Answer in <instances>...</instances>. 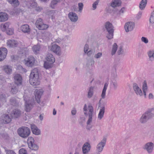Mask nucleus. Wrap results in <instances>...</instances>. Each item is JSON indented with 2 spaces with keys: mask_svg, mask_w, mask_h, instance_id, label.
<instances>
[{
  "mask_svg": "<svg viewBox=\"0 0 154 154\" xmlns=\"http://www.w3.org/2000/svg\"><path fill=\"white\" fill-rule=\"evenodd\" d=\"M19 154H27L26 151L24 149H21L19 151Z\"/></svg>",
  "mask_w": 154,
  "mask_h": 154,
  "instance_id": "nucleus-51",
  "label": "nucleus"
},
{
  "mask_svg": "<svg viewBox=\"0 0 154 154\" xmlns=\"http://www.w3.org/2000/svg\"><path fill=\"white\" fill-rule=\"evenodd\" d=\"M106 138L104 137L101 141L99 142L96 147V150L100 154L103 150L106 143Z\"/></svg>",
  "mask_w": 154,
  "mask_h": 154,
  "instance_id": "nucleus-9",
  "label": "nucleus"
},
{
  "mask_svg": "<svg viewBox=\"0 0 154 154\" xmlns=\"http://www.w3.org/2000/svg\"><path fill=\"white\" fill-rule=\"evenodd\" d=\"M76 112V111L75 109H74L72 110L71 113L72 115H75Z\"/></svg>",
  "mask_w": 154,
  "mask_h": 154,
  "instance_id": "nucleus-63",
  "label": "nucleus"
},
{
  "mask_svg": "<svg viewBox=\"0 0 154 154\" xmlns=\"http://www.w3.org/2000/svg\"><path fill=\"white\" fill-rule=\"evenodd\" d=\"M1 122L2 123L7 124L11 121V119L8 114H4L1 117Z\"/></svg>",
  "mask_w": 154,
  "mask_h": 154,
  "instance_id": "nucleus-12",
  "label": "nucleus"
},
{
  "mask_svg": "<svg viewBox=\"0 0 154 154\" xmlns=\"http://www.w3.org/2000/svg\"><path fill=\"white\" fill-rule=\"evenodd\" d=\"M48 27V26L47 25L44 24L43 23L37 28L40 30H44L47 29Z\"/></svg>",
  "mask_w": 154,
  "mask_h": 154,
  "instance_id": "nucleus-40",
  "label": "nucleus"
},
{
  "mask_svg": "<svg viewBox=\"0 0 154 154\" xmlns=\"http://www.w3.org/2000/svg\"><path fill=\"white\" fill-rule=\"evenodd\" d=\"M46 59V61L44 63V67L46 69L51 68L55 61L54 57L52 54L49 53L47 54Z\"/></svg>",
  "mask_w": 154,
  "mask_h": 154,
  "instance_id": "nucleus-4",
  "label": "nucleus"
},
{
  "mask_svg": "<svg viewBox=\"0 0 154 154\" xmlns=\"http://www.w3.org/2000/svg\"><path fill=\"white\" fill-rule=\"evenodd\" d=\"M10 23L9 22H6L4 24H2L0 25V27L3 31L6 30L9 27Z\"/></svg>",
  "mask_w": 154,
  "mask_h": 154,
  "instance_id": "nucleus-30",
  "label": "nucleus"
},
{
  "mask_svg": "<svg viewBox=\"0 0 154 154\" xmlns=\"http://www.w3.org/2000/svg\"><path fill=\"white\" fill-rule=\"evenodd\" d=\"M118 49V45L116 43H114L112 45L111 51V55H114Z\"/></svg>",
  "mask_w": 154,
  "mask_h": 154,
  "instance_id": "nucleus-37",
  "label": "nucleus"
},
{
  "mask_svg": "<svg viewBox=\"0 0 154 154\" xmlns=\"http://www.w3.org/2000/svg\"><path fill=\"white\" fill-rule=\"evenodd\" d=\"M93 53V51L92 50H90L88 51H87L86 53L88 56H90Z\"/></svg>",
  "mask_w": 154,
  "mask_h": 154,
  "instance_id": "nucleus-62",
  "label": "nucleus"
},
{
  "mask_svg": "<svg viewBox=\"0 0 154 154\" xmlns=\"http://www.w3.org/2000/svg\"><path fill=\"white\" fill-rule=\"evenodd\" d=\"M14 78L15 83L18 85L21 84L22 82V78L19 74H16L14 76Z\"/></svg>",
  "mask_w": 154,
  "mask_h": 154,
  "instance_id": "nucleus-23",
  "label": "nucleus"
},
{
  "mask_svg": "<svg viewBox=\"0 0 154 154\" xmlns=\"http://www.w3.org/2000/svg\"><path fill=\"white\" fill-rule=\"evenodd\" d=\"M43 93V91L41 89H36L35 91V98L37 103H39L40 102V99Z\"/></svg>",
  "mask_w": 154,
  "mask_h": 154,
  "instance_id": "nucleus-16",
  "label": "nucleus"
},
{
  "mask_svg": "<svg viewBox=\"0 0 154 154\" xmlns=\"http://www.w3.org/2000/svg\"><path fill=\"white\" fill-rule=\"evenodd\" d=\"M68 17L71 21L72 22H76L78 19V17L76 14L72 12H70L69 13Z\"/></svg>",
  "mask_w": 154,
  "mask_h": 154,
  "instance_id": "nucleus-18",
  "label": "nucleus"
},
{
  "mask_svg": "<svg viewBox=\"0 0 154 154\" xmlns=\"http://www.w3.org/2000/svg\"><path fill=\"white\" fill-rule=\"evenodd\" d=\"M60 2V0H53L51 3V6L52 8H54L55 5H56L58 2Z\"/></svg>",
  "mask_w": 154,
  "mask_h": 154,
  "instance_id": "nucleus-42",
  "label": "nucleus"
},
{
  "mask_svg": "<svg viewBox=\"0 0 154 154\" xmlns=\"http://www.w3.org/2000/svg\"><path fill=\"white\" fill-rule=\"evenodd\" d=\"M31 128L33 133L36 135H39L40 134V130L34 124L31 125Z\"/></svg>",
  "mask_w": 154,
  "mask_h": 154,
  "instance_id": "nucleus-24",
  "label": "nucleus"
},
{
  "mask_svg": "<svg viewBox=\"0 0 154 154\" xmlns=\"http://www.w3.org/2000/svg\"><path fill=\"white\" fill-rule=\"evenodd\" d=\"M21 12V10L20 9H16L14 10V13L16 14H17Z\"/></svg>",
  "mask_w": 154,
  "mask_h": 154,
  "instance_id": "nucleus-61",
  "label": "nucleus"
},
{
  "mask_svg": "<svg viewBox=\"0 0 154 154\" xmlns=\"http://www.w3.org/2000/svg\"><path fill=\"white\" fill-rule=\"evenodd\" d=\"M100 2V0H97L94 2L92 4L93 10H94L97 8V6L98 5Z\"/></svg>",
  "mask_w": 154,
  "mask_h": 154,
  "instance_id": "nucleus-45",
  "label": "nucleus"
},
{
  "mask_svg": "<svg viewBox=\"0 0 154 154\" xmlns=\"http://www.w3.org/2000/svg\"><path fill=\"white\" fill-rule=\"evenodd\" d=\"M104 31L107 32L106 37L109 39H111L113 38L114 32V26L112 24L109 22H106L104 25Z\"/></svg>",
  "mask_w": 154,
  "mask_h": 154,
  "instance_id": "nucleus-2",
  "label": "nucleus"
},
{
  "mask_svg": "<svg viewBox=\"0 0 154 154\" xmlns=\"http://www.w3.org/2000/svg\"><path fill=\"white\" fill-rule=\"evenodd\" d=\"M7 154H16L13 150H8L7 151Z\"/></svg>",
  "mask_w": 154,
  "mask_h": 154,
  "instance_id": "nucleus-59",
  "label": "nucleus"
},
{
  "mask_svg": "<svg viewBox=\"0 0 154 154\" xmlns=\"http://www.w3.org/2000/svg\"><path fill=\"white\" fill-rule=\"evenodd\" d=\"M147 4V0H142L140 2L139 8L141 10H143L145 8Z\"/></svg>",
  "mask_w": 154,
  "mask_h": 154,
  "instance_id": "nucleus-33",
  "label": "nucleus"
},
{
  "mask_svg": "<svg viewBox=\"0 0 154 154\" xmlns=\"http://www.w3.org/2000/svg\"><path fill=\"white\" fill-rule=\"evenodd\" d=\"M91 146L88 143H86L83 146L82 150L83 154H88L89 151Z\"/></svg>",
  "mask_w": 154,
  "mask_h": 154,
  "instance_id": "nucleus-17",
  "label": "nucleus"
},
{
  "mask_svg": "<svg viewBox=\"0 0 154 154\" xmlns=\"http://www.w3.org/2000/svg\"><path fill=\"white\" fill-rule=\"evenodd\" d=\"M112 83L113 85L114 88V89H116L118 86V85L117 82L116 81L112 82Z\"/></svg>",
  "mask_w": 154,
  "mask_h": 154,
  "instance_id": "nucleus-58",
  "label": "nucleus"
},
{
  "mask_svg": "<svg viewBox=\"0 0 154 154\" xmlns=\"http://www.w3.org/2000/svg\"><path fill=\"white\" fill-rule=\"evenodd\" d=\"M105 109L104 106L100 107L97 117L99 120H101L103 118L105 112Z\"/></svg>",
  "mask_w": 154,
  "mask_h": 154,
  "instance_id": "nucleus-29",
  "label": "nucleus"
},
{
  "mask_svg": "<svg viewBox=\"0 0 154 154\" xmlns=\"http://www.w3.org/2000/svg\"><path fill=\"white\" fill-rule=\"evenodd\" d=\"M8 51L5 48H0V61L4 60L7 54Z\"/></svg>",
  "mask_w": 154,
  "mask_h": 154,
  "instance_id": "nucleus-13",
  "label": "nucleus"
},
{
  "mask_svg": "<svg viewBox=\"0 0 154 154\" xmlns=\"http://www.w3.org/2000/svg\"><path fill=\"white\" fill-rule=\"evenodd\" d=\"M10 104L13 106H18V103L16 101L14 98H12L10 100Z\"/></svg>",
  "mask_w": 154,
  "mask_h": 154,
  "instance_id": "nucleus-38",
  "label": "nucleus"
},
{
  "mask_svg": "<svg viewBox=\"0 0 154 154\" xmlns=\"http://www.w3.org/2000/svg\"><path fill=\"white\" fill-rule=\"evenodd\" d=\"M8 15L5 12H0V22H4L7 20L8 18Z\"/></svg>",
  "mask_w": 154,
  "mask_h": 154,
  "instance_id": "nucleus-19",
  "label": "nucleus"
},
{
  "mask_svg": "<svg viewBox=\"0 0 154 154\" xmlns=\"http://www.w3.org/2000/svg\"><path fill=\"white\" fill-rule=\"evenodd\" d=\"M51 50L57 55H60L61 54L60 48L56 44L53 45L51 47Z\"/></svg>",
  "mask_w": 154,
  "mask_h": 154,
  "instance_id": "nucleus-14",
  "label": "nucleus"
},
{
  "mask_svg": "<svg viewBox=\"0 0 154 154\" xmlns=\"http://www.w3.org/2000/svg\"><path fill=\"white\" fill-rule=\"evenodd\" d=\"M17 132L20 136L25 138L27 137L30 135V130L27 127H22L18 129Z\"/></svg>",
  "mask_w": 154,
  "mask_h": 154,
  "instance_id": "nucleus-5",
  "label": "nucleus"
},
{
  "mask_svg": "<svg viewBox=\"0 0 154 154\" xmlns=\"http://www.w3.org/2000/svg\"><path fill=\"white\" fill-rule=\"evenodd\" d=\"M55 13V11L54 10H51L47 12V14L49 16L53 17Z\"/></svg>",
  "mask_w": 154,
  "mask_h": 154,
  "instance_id": "nucleus-53",
  "label": "nucleus"
},
{
  "mask_svg": "<svg viewBox=\"0 0 154 154\" xmlns=\"http://www.w3.org/2000/svg\"><path fill=\"white\" fill-rule=\"evenodd\" d=\"M37 6V4L36 3L32 2L30 3V7L32 8H34L35 7H36V6Z\"/></svg>",
  "mask_w": 154,
  "mask_h": 154,
  "instance_id": "nucleus-56",
  "label": "nucleus"
},
{
  "mask_svg": "<svg viewBox=\"0 0 154 154\" xmlns=\"http://www.w3.org/2000/svg\"><path fill=\"white\" fill-rule=\"evenodd\" d=\"M108 84L107 83H105L103 89L102 90V94H101V97L102 99H104L105 98L106 91L107 89Z\"/></svg>",
  "mask_w": 154,
  "mask_h": 154,
  "instance_id": "nucleus-32",
  "label": "nucleus"
},
{
  "mask_svg": "<svg viewBox=\"0 0 154 154\" xmlns=\"http://www.w3.org/2000/svg\"><path fill=\"white\" fill-rule=\"evenodd\" d=\"M153 143L152 142H149L145 144L143 149H146L148 153H151L153 151Z\"/></svg>",
  "mask_w": 154,
  "mask_h": 154,
  "instance_id": "nucleus-11",
  "label": "nucleus"
},
{
  "mask_svg": "<svg viewBox=\"0 0 154 154\" xmlns=\"http://www.w3.org/2000/svg\"><path fill=\"white\" fill-rule=\"evenodd\" d=\"M143 93L144 96L146 95V91L147 89V86L146 82L144 81V84L143 85Z\"/></svg>",
  "mask_w": 154,
  "mask_h": 154,
  "instance_id": "nucleus-41",
  "label": "nucleus"
},
{
  "mask_svg": "<svg viewBox=\"0 0 154 154\" xmlns=\"http://www.w3.org/2000/svg\"><path fill=\"white\" fill-rule=\"evenodd\" d=\"M32 81L30 80H29L30 84L33 85H38L40 84V82L39 79V76L37 77V78H33Z\"/></svg>",
  "mask_w": 154,
  "mask_h": 154,
  "instance_id": "nucleus-27",
  "label": "nucleus"
},
{
  "mask_svg": "<svg viewBox=\"0 0 154 154\" xmlns=\"http://www.w3.org/2000/svg\"><path fill=\"white\" fill-rule=\"evenodd\" d=\"M35 59L32 56H29L27 58L24 60V62L25 65L28 67H32L35 63Z\"/></svg>",
  "mask_w": 154,
  "mask_h": 154,
  "instance_id": "nucleus-6",
  "label": "nucleus"
},
{
  "mask_svg": "<svg viewBox=\"0 0 154 154\" xmlns=\"http://www.w3.org/2000/svg\"><path fill=\"white\" fill-rule=\"evenodd\" d=\"M42 20L41 18H39L37 20L35 24L36 26L38 28L39 26L43 23Z\"/></svg>",
  "mask_w": 154,
  "mask_h": 154,
  "instance_id": "nucleus-43",
  "label": "nucleus"
},
{
  "mask_svg": "<svg viewBox=\"0 0 154 154\" xmlns=\"http://www.w3.org/2000/svg\"><path fill=\"white\" fill-rule=\"evenodd\" d=\"M6 32L7 34L11 35L13 34V29L9 28L6 30Z\"/></svg>",
  "mask_w": 154,
  "mask_h": 154,
  "instance_id": "nucleus-47",
  "label": "nucleus"
},
{
  "mask_svg": "<svg viewBox=\"0 0 154 154\" xmlns=\"http://www.w3.org/2000/svg\"><path fill=\"white\" fill-rule=\"evenodd\" d=\"M11 115L13 118H18L20 116L21 112L18 109H15L12 111L11 113Z\"/></svg>",
  "mask_w": 154,
  "mask_h": 154,
  "instance_id": "nucleus-21",
  "label": "nucleus"
},
{
  "mask_svg": "<svg viewBox=\"0 0 154 154\" xmlns=\"http://www.w3.org/2000/svg\"><path fill=\"white\" fill-rule=\"evenodd\" d=\"M121 2L120 0H112L110 3V6L114 8L121 5Z\"/></svg>",
  "mask_w": 154,
  "mask_h": 154,
  "instance_id": "nucleus-26",
  "label": "nucleus"
},
{
  "mask_svg": "<svg viewBox=\"0 0 154 154\" xmlns=\"http://www.w3.org/2000/svg\"><path fill=\"white\" fill-rule=\"evenodd\" d=\"M34 140L33 138L30 137H28L27 140V143L29 147L31 149L35 150H37L38 149V146L34 143Z\"/></svg>",
  "mask_w": 154,
  "mask_h": 154,
  "instance_id": "nucleus-7",
  "label": "nucleus"
},
{
  "mask_svg": "<svg viewBox=\"0 0 154 154\" xmlns=\"http://www.w3.org/2000/svg\"><path fill=\"white\" fill-rule=\"evenodd\" d=\"M134 27V23L131 22L126 23L124 26V29L126 32L132 31Z\"/></svg>",
  "mask_w": 154,
  "mask_h": 154,
  "instance_id": "nucleus-10",
  "label": "nucleus"
},
{
  "mask_svg": "<svg viewBox=\"0 0 154 154\" xmlns=\"http://www.w3.org/2000/svg\"><path fill=\"white\" fill-rule=\"evenodd\" d=\"M125 10V8H122L118 13L117 15L119 16L122 14H123Z\"/></svg>",
  "mask_w": 154,
  "mask_h": 154,
  "instance_id": "nucleus-55",
  "label": "nucleus"
},
{
  "mask_svg": "<svg viewBox=\"0 0 154 154\" xmlns=\"http://www.w3.org/2000/svg\"><path fill=\"white\" fill-rule=\"evenodd\" d=\"M141 40L142 42L146 44L148 43L149 42L148 39L144 37H141Z\"/></svg>",
  "mask_w": 154,
  "mask_h": 154,
  "instance_id": "nucleus-52",
  "label": "nucleus"
},
{
  "mask_svg": "<svg viewBox=\"0 0 154 154\" xmlns=\"http://www.w3.org/2000/svg\"><path fill=\"white\" fill-rule=\"evenodd\" d=\"M35 9L38 11H40L41 10V8H40L38 7H37V6H36V7H35Z\"/></svg>",
  "mask_w": 154,
  "mask_h": 154,
  "instance_id": "nucleus-64",
  "label": "nucleus"
},
{
  "mask_svg": "<svg viewBox=\"0 0 154 154\" xmlns=\"http://www.w3.org/2000/svg\"><path fill=\"white\" fill-rule=\"evenodd\" d=\"M24 99L25 101V110L29 112L32 108L34 104V100L32 99H27L26 97H24Z\"/></svg>",
  "mask_w": 154,
  "mask_h": 154,
  "instance_id": "nucleus-8",
  "label": "nucleus"
},
{
  "mask_svg": "<svg viewBox=\"0 0 154 154\" xmlns=\"http://www.w3.org/2000/svg\"><path fill=\"white\" fill-rule=\"evenodd\" d=\"M38 76V69L37 68L34 69L31 72L30 75L29 79L32 81L34 78H37Z\"/></svg>",
  "mask_w": 154,
  "mask_h": 154,
  "instance_id": "nucleus-20",
  "label": "nucleus"
},
{
  "mask_svg": "<svg viewBox=\"0 0 154 154\" xmlns=\"http://www.w3.org/2000/svg\"><path fill=\"white\" fill-rule=\"evenodd\" d=\"M8 1L11 4L14 6H17L19 4L18 0H8Z\"/></svg>",
  "mask_w": 154,
  "mask_h": 154,
  "instance_id": "nucleus-39",
  "label": "nucleus"
},
{
  "mask_svg": "<svg viewBox=\"0 0 154 154\" xmlns=\"http://www.w3.org/2000/svg\"><path fill=\"white\" fill-rule=\"evenodd\" d=\"M94 92V88L91 86L88 89L87 97L88 98H91L93 96Z\"/></svg>",
  "mask_w": 154,
  "mask_h": 154,
  "instance_id": "nucleus-34",
  "label": "nucleus"
},
{
  "mask_svg": "<svg viewBox=\"0 0 154 154\" xmlns=\"http://www.w3.org/2000/svg\"><path fill=\"white\" fill-rule=\"evenodd\" d=\"M133 88L134 91L137 95L140 96L143 95V93L142 91L137 84L135 83L133 84Z\"/></svg>",
  "mask_w": 154,
  "mask_h": 154,
  "instance_id": "nucleus-15",
  "label": "nucleus"
},
{
  "mask_svg": "<svg viewBox=\"0 0 154 154\" xmlns=\"http://www.w3.org/2000/svg\"><path fill=\"white\" fill-rule=\"evenodd\" d=\"M87 105L86 104L85 105L83 110L84 114L85 116H88V119L87 121V129H90L91 127H88V125H90L92 122V117L93 114V108L92 106L91 105H89L88 106V114L87 113Z\"/></svg>",
  "mask_w": 154,
  "mask_h": 154,
  "instance_id": "nucleus-1",
  "label": "nucleus"
},
{
  "mask_svg": "<svg viewBox=\"0 0 154 154\" xmlns=\"http://www.w3.org/2000/svg\"><path fill=\"white\" fill-rule=\"evenodd\" d=\"M147 55L149 57V61L152 62L154 60V50H150L147 52Z\"/></svg>",
  "mask_w": 154,
  "mask_h": 154,
  "instance_id": "nucleus-28",
  "label": "nucleus"
},
{
  "mask_svg": "<svg viewBox=\"0 0 154 154\" xmlns=\"http://www.w3.org/2000/svg\"><path fill=\"white\" fill-rule=\"evenodd\" d=\"M18 85H14L11 88V93L13 94H16L18 91Z\"/></svg>",
  "mask_w": 154,
  "mask_h": 154,
  "instance_id": "nucleus-36",
  "label": "nucleus"
},
{
  "mask_svg": "<svg viewBox=\"0 0 154 154\" xmlns=\"http://www.w3.org/2000/svg\"><path fill=\"white\" fill-rule=\"evenodd\" d=\"M41 48L40 46L39 45H34L32 48V50L34 54H36L39 53Z\"/></svg>",
  "mask_w": 154,
  "mask_h": 154,
  "instance_id": "nucleus-31",
  "label": "nucleus"
},
{
  "mask_svg": "<svg viewBox=\"0 0 154 154\" xmlns=\"http://www.w3.org/2000/svg\"><path fill=\"white\" fill-rule=\"evenodd\" d=\"M79 10V11L81 12L83 8V4L82 3H79L78 4Z\"/></svg>",
  "mask_w": 154,
  "mask_h": 154,
  "instance_id": "nucleus-50",
  "label": "nucleus"
},
{
  "mask_svg": "<svg viewBox=\"0 0 154 154\" xmlns=\"http://www.w3.org/2000/svg\"><path fill=\"white\" fill-rule=\"evenodd\" d=\"M102 52H99L96 54L94 55V58L96 59L100 58L102 56Z\"/></svg>",
  "mask_w": 154,
  "mask_h": 154,
  "instance_id": "nucleus-48",
  "label": "nucleus"
},
{
  "mask_svg": "<svg viewBox=\"0 0 154 154\" xmlns=\"http://www.w3.org/2000/svg\"><path fill=\"white\" fill-rule=\"evenodd\" d=\"M20 29L23 32L28 34H29L30 32V29L29 26L27 24L21 26L20 27Z\"/></svg>",
  "mask_w": 154,
  "mask_h": 154,
  "instance_id": "nucleus-22",
  "label": "nucleus"
},
{
  "mask_svg": "<svg viewBox=\"0 0 154 154\" xmlns=\"http://www.w3.org/2000/svg\"><path fill=\"white\" fill-rule=\"evenodd\" d=\"M7 44L9 47H17V42L14 40H9L8 41Z\"/></svg>",
  "mask_w": 154,
  "mask_h": 154,
  "instance_id": "nucleus-25",
  "label": "nucleus"
},
{
  "mask_svg": "<svg viewBox=\"0 0 154 154\" xmlns=\"http://www.w3.org/2000/svg\"><path fill=\"white\" fill-rule=\"evenodd\" d=\"M88 49V45L87 44H85L84 47V51L85 53H86Z\"/></svg>",
  "mask_w": 154,
  "mask_h": 154,
  "instance_id": "nucleus-57",
  "label": "nucleus"
},
{
  "mask_svg": "<svg viewBox=\"0 0 154 154\" xmlns=\"http://www.w3.org/2000/svg\"><path fill=\"white\" fill-rule=\"evenodd\" d=\"M0 99L3 102H5V95L2 94L0 95Z\"/></svg>",
  "mask_w": 154,
  "mask_h": 154,
  "instance_id": "nucleus-54",
  "label": "nucleus"
},
{
  "mask_svg": "<svg viewBox=\"0 0 154 154\" xmlns=\"http://www.w3.org/2000/svg\"><path fill=\"white\" fill-rule=\"evenodd\" d=\"M94 60L92 59H89L88 61V62L87 64V65L88 66H92L94 64Z\"/></svg>",
  "mask_w": 154,
  "mask_h": 154,
  "instance_id": "nucleus-46",
  "label": "nucleus"
},
{
  "mask_svg": "<svg viewBox=\"0 0 154 154\" xmlns=\"http://www.w3.org/2000/svg\"><path fill=\"white\" fill-rule=\"evenodd\" d=\"M71 10L72 11H76L77 10V6L74 5L71 8Z\"/></svg>",
  "mask_w": 154,
  "mask_h": 154,
  "instance_id": "nucleus-60",
  "label": "nucleus"
},
{
  "mask_svg": "<svg viewBox=\"0 0 154 154\" xmlns=\"http://www.w3.org/2000/svg\"><path fill=\"white\" fill-rule=\"evenodd\" d=\"M154 116L151 110H149L144 112L140 117L139 121L142 124H144Z\"/></svg>",
  "mask_w": 154,
  "mask_h": 154,
  "instance_id": "nucleus-3",
  "label": "nucleus"
},
{
  "mask_svg": "<svg viewBox=\"0 0 154 154\" xmlns=\"http://www.w3.org/2000/svg\"><path fill=\"white\" fill-rule=\"evenodd\" d=\"M4 70L7 74H10L12 72L11 66L8 65L4 66Z\"/></svg>",
  "mask_w": 154,
  "mask_h": 154,
  "instance_id": "nucleus-35",
  "label": "nucleus"
},
{
  "mask_svg": "<svg viewBox=\"0 0 154 154\" xmlns=\"http://www.w3.org/2000/svg\"><path fill=\"white\" fill-rule=\"evenodd\" d=\"M149 22L152 23H154V10L151 14L149 19Z\"/></svg>",
  "mask_w": 154,
  "mask_h": 154,
  "instance_id": "nucleus-44",
  "label": "nucleus"
},
{
  "mask_svg": "<svg viewBox=\"0 0 154 154\" xmlns=\"http://www.w3.org/2000/svg\"><path fill=\"white\" fill-rule=\"evenodd\" d=\"M123 47L122 46H120L118 49L117 53L119 55L122 54H123Z\"/></svg>",
  "mask_w": 154,
  "mask_h": 154,
  "instance_id": "nucleus-49",
  "label": "nucleus"
}]
</instances>
